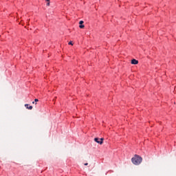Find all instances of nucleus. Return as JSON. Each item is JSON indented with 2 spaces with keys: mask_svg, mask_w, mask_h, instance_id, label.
Instances as JSON below:
<instances>
[{
  "mask_svg": "<svg viewBox=\"0 0 176 176\" xmlns=\"http://www.w3.org/2000/svg\"><path fill=\"white\" fill-rule=\"evenodd\" d=\"M131 162L135 166H138V164H141V163H142V157L138 155H135L133 157H132Z\"/></svg>",
  "mask_w": 176,
  "mask_h": 176,
  "instance_id": "1",
  "label": "nucleus"
},
{
  "mask_svg": "<svg viewBox=\"0 0 176 176\" xmlns=\"http://www.w3.org/2000/svg\"><path fill=\"white\" fill-rule=\"evenodd\" d=\"M95 142H97V144H99L100 145H102L104 144V138H94Z\"/></svg>",
  "mask_w": 176,
  "mask_h": 176,
  "instance_id": "2",
  "label": "nucleus"
},
{
  "mask_svg": "<svg viewBox=\"0 0 176 176\" xmlns=\"http://www.w3.org/2000/svg\"><path fill=\"white\" fill-rule=\"evenodd\" d=\"M131 64H133V65H137V64H138V60L135 59H133L131 60Z\"/></svg>",
  "mask_w": 176,
  "mask_h": 176,
  "instance_id": "3",
  "label": "nucleus"
},
{
  "mask_svg": "<svg viewBox=\"0 0 176 176\" xmlns=\"http://www.w3.org/2000/svg\"><path fill=\"white\" fill-rule=\"evenodd\" d=\"M83 21H80V22H79V24H80V25H79V28H85V25H82V24H83Z\"/></svg>",
  "mask_w": 176,
  "mask_h": 176,
  "instance_id": "4",
  "label": "nucleus"
},
{
  "mask_svg": "<svg viewBox=\"0 0 176 176\" xmlns=\"http://www.w3.org/2000/svg\"><path fill=\"white\" fill-rule=\"evenodd\" d=\"M25 108H27V109H32V106H30L28 104H25Z\"/></svg>",
  "mask_w": 176,
  "mask_h": 176,
  "instance_id": "5",
  "label": "nucleus"
},
{
  "mask_svg": "<svg viewBox=\"0 0 176 176\" xmlns=\"http://www.w3.org/2000/svg\"><path fill=\"white\" fill-rule=\"evenodd\" d=\"M47 6H50V1H47Z\"/></svg>",
  "mask_w": 176,
  "mask_h": 176,
  "instance_id": "6",
  "label": "nucleus"
},
{
  "mask_svg": "<svg viewBox=\"0 0 176 176\" xmlns=\"http://www.w3.org/2000/svg\"><path fill=\"white\" fill-rule=\"evenodd\" d=\"M34 101H35V102H38V101H39V100L35 99Z\"/></svg>",
  "mask_w": 176,
  "mask_h": 176,
  "instance_id": "7",
  "label": "nucleus"
},
{
  "mask_svg": "<svg viewBox=\"0 0 176 176\" xmlns=\"http://www.w3.org/2000/svg\"><path fill=\"white\" fill-rule=\"evenodd\" d=\"M69 45H74V44L72 43V41H70V42L69 43Z\"/></svg>",
  "mask_w": 176,
  "mask_h": 176,
  "instance_id": "8",
  "label": "nucleus"
},
{
  "mask_svg": "<svg viewBox=\"0 0 176 176\" xmlns=\"http://www.w3.org/2000/svg\"><path fill=\"white\" fill-rule=\"evenodd\" d=\"M89 164L88 163H85V166H87Z\"/></svg>",
  "mask_w": 176,
  "mask_h": 176,
  "instance_id": "9",
  "label": "nucleus"
},
{
  "mask_svg": "<svg viewBox=\"0 0 176 176\" xmlns=\"http://www.w3.org/2000/svg\"><path fill=\"white\" fill-rule=\"evenodd\" d=\"M47 2H50V0H45Z\"/></svg>",
  "mask_w": 176,
  "mask_h": 176,
  "instance_id": "10",
  "label": "nucleus"
},
{
  "mask_svg": "<svg viewBox=\"0 0 176 176\" xmlns=\"http://www.w3.org/2000/svg\"><path fill=\"white\" fill-rule=\"evenodd\" d=\"M32 104H35V102H32Z\"/></svg>",
  "mask_w": 176,
  "mask_h": 176,
  "instance_id": "11",
  "label": "nucleus"
}]
</instances>
